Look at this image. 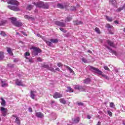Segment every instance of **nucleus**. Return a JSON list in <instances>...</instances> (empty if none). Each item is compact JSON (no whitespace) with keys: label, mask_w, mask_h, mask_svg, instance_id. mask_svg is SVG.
Instances as JSON below:
<instances>
[{"label":"nucleus","mask_w":125,"mask_h":125,"mask_svg":"<svg viewBox=\"0 0 125 125\" xmlns=\"http://www.w3.org/2000/svg\"><path fill=\"white\" fill-rule=\"evenodd\" d=\"M73 90L71 87H67V89L66 90V92H73Z\"/></svg>","instance_id":"obj_30"},{"label":"nucleus","mask_w":125,"mask_h":125,"mask_svg":"<svg viewBox=\"0 0 125 125\" xmlns=\"http://www.w3.org/2000/svg\"><path fill=\"white\" fill-rule=\"evenodd\" d=\"M63 97V95L58 92L55 93L53 95V97L55 99H57V98H61V97Z\"/></svg>","instance_id":"obj_13"},{"label":"nucleus","mask_w":125,"mask_h":125,"mask_svg":"<svg viewBox=\"0 0 125 125\" xmlns=\"http://www.w3.org/2000/svg\"><path fill=\"white\" fill-rule=\"evenodd\" d=\"M7 3L8 4H12L13 5H17L18 6L19 5V2L17 0H6Z\"/></svg>","instance_id":"obj_7"},{"label":"nucleus","mask_w":125,"mask_h":125,"mask_svg":"<svg viewBox=\"0 0 125 125\" xmlns=\"http://www.w3.org/2000/svg\"><path fill=\"white\" fill-rule=\"evenodd\" d=\"M55 70H56V71H60V69H59V68H58V67L56 68L55 69Z\"/></svg>","instance_id":"obj_62"},{"label":"nucleus","mask_w":125,"mask_h":125,"mask_svg":"<svg viewBox=\"0 0 125 125\" xmlns=\"http://www.w3.org/2000/svg\"><path fill=\"white\" fill-rule=\"evenodd\" d=\"M14 62H18V59H15L14 60Z\"/></svg>","instance_id":"obj_60"},{"label":"nucleus","mask_w":125,"mask_h":125,"mask_svg":"<svg viewBox=\"0 0 125 125\" xmlns=\"http://www.w3.org/2000/svg\"><path fill=\"white\" fill-rule=\"evenodd\" d=\"M35 116L36 117H37V118H39L40 119H42V118H43V117H44L43 114H42V113L41 112H36Z\"/></svg>","instance_id":"obj_14"},{"label":"nucleus","mask_w":125,"mask_h":125,"mask_svg":"<svg viewBox=\"0 0 125 125\" xmlns=\"http://www.w3.org/2000/svg\"><path fill=\"white\" fill-rule=\"evenodd\" d=\"M6 23V21H1L0 22V26H3Z\"/></svg>","instance_id":"obj_35"},{"label":"nucleus","mask_w":125,"mask_h":125,"mask_svg":"<svg viewBox=\"0 0 125 125\" xmlns=\"http://www.w3.org/2000/svg\"><path fill=\"white\" fill-rule=\"evenodd\" d=\"M33 4L34 5H36V7H43V2L42 1H39L37 2H33Z\"/></svg>","instance_id":"obj_9"},{"label":"nucleus","mask_w":125,"mask_h":125,"mask_svg":"<svg viewBox=\"0 0 125 125\" xmlns=\"http://www.w3.org/2000/svg\"><path fill=\"white\" fill-rule=\"evenodd\" d=\"M90 83V79L87 78L84 80V83H86L87 84Z\"/></svg>","instance_id":"obj_26"},{"label":"nucleus","mask_w":125,"mask_h":125,"mask_svg":"<svg viewBox=\"0 0 125 125\" xmlns=\"http://www.w3.org/2000/svg\"><path fill=\"white\" fill-rule=\"evenodd\" d=\"M7 7L11 9V10H14V11H19V9L17 7L15 6L8 5Z\"/></svg>","instance_id":"obj_15"},{"label":"nucleus","mask_w":125,"mask_h":125,"mask_svg":"<svg viewBox=\"0 0 125 125\" xmlns=\"http://www.w3.org/2000/svg\"><path fill=\"white\" fill-rule=\"evenodd\" d=\"M74 25H76L78 26V25H82L83 24V22L79 21H74Z\"/></svg>","instance_id":"obj_21"},{"label":"nucleus","mask_w":125,"mask_h":125,"mask_svg":"<svg viewBox=\"0 0 125 125\" xmlns=\"http://www.w3.org/2000/svg\"><path fill=\"white\" fill-rule=\"evenodd\" d=\"M24 56L26 58V59H29V57L28 56H30V53L27 52H25V54H24Z\"/></svg>","instance_id":"obj_33"},{"label":"nucleus","mask_w":125,"mask_h":125,"mask_svg":"<svg viewBox=\"0 0 125 125\" xmlns=\"http://www.w3.org/2000/svg\"><path fill=\"white\" fill-rule=\"evenodd\" d=\"M114 23H115V24H119V21H114Z\"/></svg>","instance_id":"obj_59"},{"label":"nucleus","mask_w":125,"mask_h":125,"mask_svg":"<svg viewBox=\"0 0 125 125\" xmlns=\"http://www.w3.org/2000/svg\"><path fill=\"white\" fill-rule=\"evenodd\" d=\"M55 24L57 26H59L60 27H65L66 23L65 22H61L60 21H57L55 22Z\"/></svg>","instance_id":"obj_11"},{"label":"nucleus","mask_w":125,"mask_h":125,"mask_svg":"<svg viewBox=\"0 0 125 125\" xmlns=\"http://www.w3.org/2000/svg\"><path fill=\"white\" fill-rule=\"evenodd\" d=\"M123 8V9H125V4L124 5Z\"/></svg>","instance_id":"obj_63"},{"label":"nucleus","mask_w":125,"mask_h":125,"mask_svg":"<svg viewBox=\"0 0 125 125\" xmlns=\"http://www.w3.org/2000/svg\"><path fill=\"white\" fill-rule=\"evenodd\" d=\"M123 9H124L123 7L119 8L117 9V12H120L122 11V10H123Z\"/></svg>","instance_id":"obj_49"},{"label":"nucleus","mask_w":125,"mask_h":125,"mask_svg":"<svg viewBox=\"0 0 125 125\" xmlns=\"http://www.w3.org/2000/svg\"><path fill=\"white\" fill-rule=\"evenodd\" d=\"M76 9H77L76 8V7H75V6H71L70 8V10L71 11H76Z\"/></svg>","instance_id":"obj_39"},{"label":"nucleus","mask_w":125,"mask_h":125,"mask_svg":"<svg viewBox=\"0 0 125 125\" xmlns=\"http://www.w3.org/2000/svg\"><path fill=\"white\" fill-rule=\"evenodd\" d=\"M82 60L83 62L84 63H86V62H87V61L84 58H82Z\"/></svg>","instance_id":"obj_45"},{"label":"nucleus","mask_w":125,"mask_h":125,"mask_svg":"<svg viewBox=\"0 0 125 125\" xmlns=\"http://www.w3.org/2000/svg\"><path fill=\"white\" fill-rule=\"evenodd\" d=\"M57 66L58 67H62V63H60V62H59L58 64H57Z\"/></svg>","instance_id":"obj_53"},{"label":"nucleus","mask_w":125,"mask_h":125,"mask_svg":"<svg viewBox=\"0 0 125 125\" xmlns=\"http://www.w3.org/2000/svg\"><path fill=\"white\" fill-rule=\"evenodd\" d=\"M48 70H49L51 72H55V69L52 67H49Z\"/></svg>","instance_id":"obj_43"},{"label":"nucleus","mask_w":125,"mask_h":125,"mask_svg":"<svg viewBox=\"0 0 125 125\" xmlns=\"http://www.w3.org/2000/svg\"><path fill=\"white\" fill-rule=\"evenodd\" d=\"M12 23L14 24L16 27H21L22 25V22L17 21V19L15 18H10Z\"/></svg>","instance_id":"obj_2"},{"label":"nucleus","mask_w":125,"mask_h":125,"mask_svg":"<svg viewBox=\"0 0 125 125\" xmlns=\"http://www.w3.org/2000/svg\"><path fill=\"white\" fill-rule=\"evenodd\" d=\"M36 94H37V91L31 90L30 91V97L32 99H35V97L36 96Z\"/></svg>","instance_id":"obj_16"},{"label":"nucleus","mask_w":125,"mask_h":125,"mask_svg":"<svg viewBox=\"0 0 125 125\" xmlns=\"http://www.w3.org/2000/svg\"><path fill=\"white\" fill-rule=\"evenodd\" d=\"M60 102L61 103H62V104H66L67 102L66 101V100H65V99L61 98V99H60Z\"/></svg>","instance_id":"obj_22"},{"label":"nucleus","mask_w":125,"mask_h":125,"mask_svg":"<svg viewBox=\"0 0 125 125\" xmlns=\"http://www.w3.org/2000/svg\"><path fill=\"white\" fill-rule=\"evenodd\" d=\"M49 7V5H48V3H44L43 2L42 8H45V9H47V8H48Z\"/></svg>","instance_id":"obj_23"},{"label":"nucleus","mask_w":125,"mask_h":125,"mask_svg":"<svg viewBox=\"0 0 125 125\" xmlns=\"http://www.w3.org/2000/svg\"><path fill=\"white\" fill-rule=\"evenodd\" d=\"M104 69L106 71H110V69H109V67H108V66H104Z\"/></svg>","instance_id":"obj_44"},{"label":"nucleus","mask_w":125,"mask_h":125,"mask_svg":"<svg viewBox=\"0 0 125 125\" xmlns=\"http://www.w3.org/2000/svg\"><path fill=\"white\" fill-rule=\"evenodd\" d=\"M95 32H96V33H97L98 34H100V30H99V28H96L95 29Z\"/></svg>","instance_id":"obj_42"},{"label":"nucleus","mask_w":125,"mask_h":125,"mask_svg":"<svg viewBox=\"0 0 125 125\" xmlns=\"http://www.w3.org/2000/svg\"><path fill=\"white\" fill-rule=\"evenodd\" d=\"M77 104H78V106H83V103L78 102V103H77Z\"/></svg>","instance_id":"obj_51"},{"label":"nucleus","mask_w":125,"mask_h":125,"mask_svg":"<svg viewBox=\"0 0 125 125\" xmlns=\"http://www.w3.org/2000/svg\"><path fill=\"white\" fill-rule=\"evenodd\" d=\"M105 18L109 22H112L113 21V19L109 16H106Z\"/></svg>","instance_id":"obj_25"},{"label":"nucleus","mask_w":125,"mask_h":125,"mask_svg":"<svg viewBox=\"0 0 125 125\" xmlns=\"http://www.w3.org/2000/svg\"><path fill=\"white\" fill-rule=\"evenodd\" d=\"M37 61H39V62H42V58H37Z\"/></svg>","instance_id":"obj_52"},{"label":"nucleus","mask_w":125,"mask_h":125,"mask_svg":"<svg viewBox=\"0 0 125 125\" xmlns=\"http://www.w3.org/2000/svg\"><path fill=\"white\" fill-rule=\"evenodd\" d=\"M12 117L14 118H16L15 123L17 124V125H21V120H20V117H17L16 115H13Z\"/></svg>","instance_id":"obj_8"},{"label":"nucleus","mask_w":125,"mask_h":125,"mask_svg":"<svg viewBox=\"0 0 125 125\" xmlns=\"http://www.w3.org/2000/svg\"><path fill=\"white\" fill-rule=\"evenodd\" d=\"M106 47L107 48V49H108L109 50L111 51V52H113V53H114L115 55H116V54H117V53L116 52V51L112 50V49L111 48H110L109 46H106Z\"/></svg>","instance_id":"obj_32"},{"label":"nucleus","mask_w":125,"mask_h":125,"mask_svg":"<svg viewBox=\"0 0 125 125\" xmlns=\"http://www.w3.org/2000/svg\"><path fill=\"white\" fill-rule=\"evenodd\" d=\"M21 33L23 34L24 35V36H27V34H26V33L25 32L21 31Z\"/></svg>","instance_id":"obj_55"},{"label":"nucleus","mask_w":125,"mask_h":125,"mask_svg":"<svg viewBox=\"0 0 125 125\" xmlns=\"http://www.w3.org/2000/svg\"><path fill=\"white\" fill-rule=\"evenodd\" d=\"M107 43L108 44V45H110V46H111L112 47H116V45L112 41L110 40H107L106 41Z\"/></svg>","instance_id":"obj_17"},{"label":"nucleus","mask_w":125,"mask_h":125,"mask_svg":"<svg viewBox=\"0 0 125 125\" xmlns=\"http://www.w3.org/2000/svg\"><path fill=\"white\" fill-rule=\"evenodd\" d=\"M0 110L2 114V116L3 117H6V115H7V108L1 106Z\"/></svg>","instance_id":"obj_6"},{"label":"nucleus","mask_w":125,"mask_h":125,"mask_svg":"<svg viewBox=\"0 0 125 125\" xmlns=\"http://www.w3.org/2000/svg\"><path fill=\"white\" fill-rule=\"evenodd\" d=\"M123 125H125V121H123Z\"/></svg>","instance_id":"obj_64"},{"label":"nucleus","mask_w":125,"mask_h":125,"mask_svg":"<svg viewBox=\"0 0 125 125\" xmlns=\"http://www.w3.org/2000/svg\"><path fill=\"white\" fill-rule=\"evenodd\" d=\"M110 106L111 108H114L115 107V104H114V103H110Z\"/></svg>","instance_id":"obj_47"},{"label":"nucleus","mask_w":125,"mask_h":125,"mask_svg":"<svg viewBox=\"0 0 125 125\" xmlns=\"http://www.w3.org/2000/svg\"><path fill=\"white\" fill-rule=\"evenodd\" d=\"M60 31H61L62 32H63V33H66V32H67V31H66L65 30H64V28H60Z\"/></svg>","instance_id":"obj_46"},{"label":"nucleus","mask_w":125,"mask_h":125,"mask_svg":"<svg viewBox=\"0 0 125 125\" xmlns=\"http://www.w3.org/2000/svg\"><path fill=\"white\" fill-rule=\"evenodd\" d=\"M6 48L8 54H9V55H13V53H12V50H11V48H10V47H7Z\"/></svg>","instance_id":"obj_20"},{"label":"nucleus","mask_w":125,"mask_h":125,"mask_svg":"<svg viewBox=\"0 0 125 125\" xmlns=\"http://www.w3.org/2000/svg\"><path fill=\"white\" fill-rule=\"evenodd\" d=\"M106 27L107 29H112V28H113V26L110 25V24H106Z\"/></svg>","instance_id":"obj_40"},{"label":"nucleus","mask_w":125,"mask_h":125,"mask_svg":"<svg viewBox=\"0 0 125 125\" xmlns=\"http://www.w3.org/2000/svg\"><path fill=\"white\" fill-rule=\"evenodd\" d=\"M75 89H77L79 91H85L87 88H89L88 87H86L85 86H80V85H76L74 87Z\"/></svg>","instance_id":"obj_5"},{"label":"nucleus","mask_w":125,"mask_h":125,"mask_svg":"<svg viewBox=\"0 0 125 125\" xmlns=\"http://www.w3.org/2000/svg\"><path fill=\"white\" fill-rule=\"evenodd\" d=\"M24 18H25V19H28V20L33 19V18L32 17H30V16H28L27 15H25L24 16Z\"/></svg>","instance_id":"obj_37"},{"label":"nucleus","mask_w":125,"mask_h":125,"mask_svg":"<svg viewBox=\"0 0 125 125\" xmlns=\"http://www.w3.org/2000/svg\"><path fill=\"white\" fill-rule=\"evenodd\" d=\"M28 111H29V112H33V109H32V108L29 107L28 108Z\"/></svg>","instance_id":"obj_54"},{"label":"nucleus","mask_w":125,"mask_h":125,"mask_svg":"<svg viewBox=\"0 0 125 125\" xmlns=\"http://www.w3.org/2000/svg\"><path fill=\"white\" fill-rule=\"evenodd\" d=\"M7 66L9 67V68H14V64L12 63H8Z\"/></svg>","instance_id":"obj_38"},{"label":"nucleus","mask_w":125,"mask_h":125,"mask_svg":"<svg viewBox=\"0 0 125 125\" xmlns=\"http://www.w3.org/2000/svg\"><path fill=\"white\" fill-rule=\"evenodd\" d=\"M0 100H1V105L2 107H5L6 106V102H5V100L3 99V98H1Z\"/></svg>","instance_id":"obj_18"},{"label":"nucleus","mask_w":125,"mask_h":125,"mask_svg":"<svg viewBox=\"0 0 125 125\" xmlns=\"http://www.w3.org/2000/svg\"><path fill=\"white\" fill-rule=\"evenodd\" d=\"M45 42L48 46H51L52 42L53 43H57L58 42V39H51L50 40V41L45 40Z\"/></svg>","instance_id":"obj_3"},{"label":"nucleus","mask_w":125,"mask_h":125,"mask_svg":"<svg viewBox=\"0 0 125 125\" xmlns=\"http://www.w3.org/2000/svg\"><path fill=\"white\" fill-rule=\"evenodd\" d=\"M0 35L2 36L3 37H5V36H6V34H5V32H4V31H1Z\"/></svg>","instance_id":"obj_41"},{"label":"nucleus","mask_w":125,"mask_h":125,"mask_svg":"<svg viewBox=\"0 0 125 125\" xmlns=\"http://www.w3.org/2000/svg\"><path fill=\"white\" fill-rule=\"evenodd\" d=\"M109 1L113 5H116L117 4V1L116 0H110Z\"/></svg>","instance_id":"obj_28"},{"label":"nucleus","mask_w":125,"mask_h":125,"mask_svg":"<svg viewBox=\"0 0 125 125\" xmlns=\"http://www.w3.org/2000/svg\"><path fill=\"white\" fill-rule=\"evenodd\" d=\"M0 81L1 82L2 87H5L8 86L7 81L3 80L2 79H0Z\"/></svg>","instance_id":"obj_10"},{"label":"nucleus","mask_w":125,"mask_h":125,"mask_svg":"<svg viewBox=\"0 0 125 125\" xmlns=\"http://www.w3.org/2000/svg\"><path fill=\"white\" fill-rule=\"evenodd\" d=\"M42 67L43 68H45V69H47V70L49 69V65H48V64H43L42 65Z\"/></svg>","instance_id":"obj_34"},{"label":"nucleus","mask_w":125,"mask_h":125,"mask_svg":"<svg viewBox=\"0 0 125 125\" xmlns=\"http://www.w3.org/2000/svg\"><path fill=\"white\" fill-rule=\"evenodd\" d=\"M57 7L59 8H61V9H63L66 8V7H67V4H66V3H62V4L58 3L57 4Z\"/></svg>","instance_id":"obj_12"},{"label":"nucleus","mask_w":125,"mask_h":125,"mask_svg":"<svg viewBox=\"0 0 125 125\" xmlns=\"http://www.w3.org/2000/svg\"><path fill=\"white\" fill-rule=\"evenodd\" d=\"M32 49L33 50L32 51V54L35 56L39 55V53H41L42 52V50L39 47H32Z\"/></svg>","instance_id":"obj_4"},{"label":"nucleus","mask_w":125,"mask_h":125,"mask_svg":"<svg viewBox=\"0 0 125 125\" xmlns=\"http://www.w3.org/2000/svg\"><path fill=\"white\" fill-rule=\"evenodd\" d=\"M96 125H101V122H100V121H99Z\"/></svg>","instance_id":"obj_61"},{"label":"nucleus","mask_w":125,"mask_h":125,"mask_svg":"<svg viewBox=\"0 0 125 125\" xmlns=\"http://www.w3.org/2000/svg\"><path fill=\"white\" fill-rule=\"evenodd\" d=\"M28 60H29V62H30V63H33V62H34L33 61V58H30L29 57V59H28Z\"/></svg>","instance_id":"obj_50"},{"label":"nucleus","mask_w":125,"mask_h":125,"mask_svg":"<svg viewBox=\"0 0 125 125\" xmlns=\"http://www.w3.org/2000/svg\"><path fill=\"white\" fill-rule=\"evenodd\" d=\"M109 33L110 34V35H114V32H112L111 30L109 31Z\"/></svg>","instance_id":"obj_56"},{"label":"nucleus","mask_w":125,"mask_h":125,"mask_svg":"<svg viewBox=\"0 0 125 125\" xmlns=\"http://www.w3.org/2000/svg\"><path fill=\"white\" fill-rule=\"evenodd\" d=\"M37 37H39V38H42V36H41L40 34H37Z\"/></svg>","instance_id":"obj_57"},{"label":"nucleus","mask_w":125,"mask_h":125,"mask_svg":"<svg viewBox=\"0 0 125 125\" xmlns=\"http://www.w3.org/2000/svg\"><path fill=\"white\" fill-rule=\"evenodd\" d=\"M72 20V17H67L66 18L65 20V22H70Z\"/></svg>","instance_id":"obj_29"},{"label":"nucleus","mask_w":125,"mask_h":125,"mask_svg":"<svg viewBox=\"0 0 125 125\" xmlns=\"http://www.w3.org/2000/svg\"><path fill=\"white\" fill-rule=\"evenodd\" d=\"M90 69L91 71H92V72H94L95 73L98 74V75H102V77H103V78H104V79L106 80H109L110 79L108 76H107V75L105 74H102V71L98 69L97 68L90 66Z\"/></svg>","instance_id":"obj_1"},{"label":"nucleus","mask_w":125,"mask_h":125,"mask_svg":"<svg viewBox=\"0 0 125 125\" xmlns=\"http://www.w3.org/2000/svg\"><path fill=\"white\" fill-rule=\"evenodd\" d=\"M33 7H34L33 5H28L26 8V9H27V10H32Z\"/></svg>","instance_id":"obj_27"},{"label":"nucleus","mask_w":125,"mask_h":125,"mask_svg":"<svg viewBox=\"0 0 125 125\" xmlns=\"http://www.w3.org/2000/svg\"><path fill=\"white\" fill-rule=\"evenodd\" d=\"M107 113H108L109 116H110V117H112V116H113V114L112 113V112L108 110V111H107Z\"/></svg>","instance_id":"obj_48"},{"label":"nucleus","mask_w":125,"mask_h":125,"mask_svg":"<svg viewBox=\"0 0 125 125\" xmlns=\"http://www.w3.org/2000/svg\"><path fill=\"white\" fill-rule=\"evenodd\" d=\"M87 119L90 120V119H91V116L90 115H87Z\"/></svg>","instance_id":"obj_58"},{"label":"nucleus","mask_w":125,"mask_h":125,"mask_svg":"<svg viewBox=\"0 0 125 125\" xmlns=\"http://www.w3.org/2000/svg\"><path fill=\"white\" fill-rule=\"evenodd\" d=\"M4 58V55L3 54V52H0V60H2Z\"/></svg>","instance_id":"obj_24"},{"label":"nucleus","mask_w":125,"mask_h":125,"mask_svg":"<svg viewBox=\"0 0 125 125\" xmlns=\"http://www.w3.org/2000/svg\"><path fill=\"white\" fill-rule=\"evenodd\" d=\"M16 84L17 85H23V84L22 83V81H20L18 79L16 80Z\"/></svg>","instance_id":"obj_19"},{"label":"nucleus","mask_w":125,"mask_h":125,"mask_svg":"<svg viewBox=\"0 0 125 125\" xmlns=\"http://www.w3.org/2000/svg\"><path fill=\"white\" fill-rule=\"evenodd\" d=\"M67 70H69V72H70L71 74H73V73H74V71H73V69H72V68H71V67H70L69 66H67Z\"/></svg>","instance_id":"obj_36"},{"label":"nucleus","mask_w":125,"mask_h":125,"mask_svg":"<svg viewBox=\"0 0 125 125\" xmlns=\"http://www.w3.org/2000/svg\"><path fill=\"white\" fill-rule=\"evenodd\" d=\"M80 120H81L80 117H77L75 119H74V123L77 124V123H79V122H80Z\"/></svg>","instance_id":"obj_31"}]
</instances>
